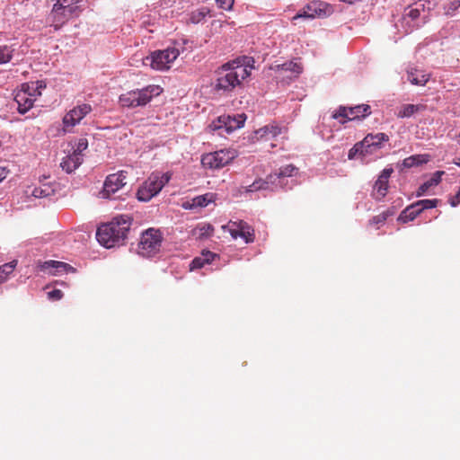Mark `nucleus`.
Returning <instances> with one entry per match:
<instances>
[{"label":"nucleus","mask_w":460,"mask_h":460,"mask_svg":"<svg viewBox=\"0 0 460 460\" xmlns=\"http://www.w3.org/2000/svg\"><path fill=\"white\" fill-rule=\"evenodd\" d=\"M246 119L244 113L237 114L231 117L230 115L219 116L217 120L213 121L209 128L212 130L225 129L226 133H231L234 130L240 128L243 126Z\"/></svg>","instance_id":"1a4fd4ad"},{"label":"nucleus","mask_w":460,"mask_h":460,"mask_svg":"<svg viewBox=\"0 0 460 460\" xmlns=\"http://www.w3.org/2000/svg\"><path fill=\"white\" fill-rule=\"evenodd\" d=\"M16 263V261H13L9 263H5L0 266V283L4 282L7 276L13 271Z\"/></svg>","instance_id":"7c9ffc66"},{"label":"nucleus","mask_w":460,"mask_h":460,"mask_svg":"<svg viewBox=\"0 0 460 460\" xmlns=\"http://www.w3.org/2000/svg\"><path fill=\"white\" fill-rule=\"evenodd\" d=\"M163 92L159 85L150 84L142 89L127 92L119 96V103L122 107L137 108L145 106L151 102L154 96H158Z\"/></svg>","instance_id":"7ed1b4c3"},{"label":"nucleus","mask_w":460,"mask_h":460,"mask_svg":"<svg viewBox=\"0 0 460 460\" xmlns=\"http://www.w3.org/2000/svg\"><path fill=\"white\" fill-rule=\"evenodd\" d=\"M48 297L54 301L60 300L63 297V292L59 289H54L48 292Z\"/></svg>","instance_id":"a19ab883"},{"label":"nucleus","mask_w":460,"mask_h":460,"mask_svg":"<svg viewBox=\"0 0 460 460\" xmlns=\"http://www.w3.org/2000/svg\"><path fill=\"white\" fill-rule=\"evenodd\" d=\"M50 268L56 269L57 270H65V271H66L67 269H72V267L69 264L62 262V261H46L43 265V269L49 270Z\"/></svg>","instance_id":"473e14b6"},{"label":"nucleus","mask_w":460,"mask_h":460,"mask_svg":"<svg viewBox=\"0 0 460 460\" xmlns=\"http://www.w3.org/2000/svg\"><path fill=\"white\" fill-rule=\"evenodd\" d=\"M394 214V211L392 208H388L387 210L380 213L379 215H376L373 217L369 220V224L376 226V229L380 227V226H383L387 218Z\"/></svg>","instance_id":"c85d7f7f"},{"label":"nucleus","mask_w":460,"mask_h":460,"mask_svg":"<svg viewBox=\"0 0 460 460\" xmlns=\"http://www.w3.org/2000/svg\"><path fill=\"white\" fill-rule=\"evenodd\" d=\"M420 208V211L423 212L425 209L436 208L438 204V199H421L415 202Z\"/></svg>","instance_id":"e433bc0d"},{"label":"nucleus","mask_w":460,"mask_h":460,"mask_svg":"<svg viewBox=\"0 0 460 460\" xmlns=\"http://www.w3.org/2000/svg\"><path fill=\"white\" fill-rule=\"evenodd\" d=\"M214 16V11L208 7H201L191 13L190 21L193 23H199L205 19L206 16Z\"/></svg>","instance_id":"cd10ccee"},{"label":"nucleus","mask_w":460,"mask_h":460,"mask_svg":"<svg viewBox=\"0 0 460 460\" xmlns=\"http://www.w3.org/2000/svg\"><path fill=\"white\" fill-rule=\"evenodd\" d=\"M393 172L394 170L392 168L384 169L376 181L372 192V197L376 200L380 201L386 196L389 187V178Z\"/></svg>","instance_id":"2eb2a0df"},{"label":"nucleus","mask_w":460,"mask_h":460,"mask_svg":"<svg viewBox=\"0 0 460 460\" xmlns=\"http://www.w3.org/2000/svg\"><path fill=\"white\" fill-rule=\"evenodd\" d=\"M237 156L234 149H221L201 156V164L206 169L218 170L229 164Z\"/></svg>","instance_id":"0eeeda50"},{"label":"nucleus","mask_w":460,"mask_h":460,"mask_svg":"<svg viewBox=\"0 0 460 460\" xmlns=\"http://www.w3.org/2000/svg\"><path fill=\"white\" fill-rule=\"evenodd\" d=\"M76 2L64 5L61 2H57L49 14L51 25L56 30L59 29L70 18L78 15V6L75 5Z\"/></svg>","instance_id":"6e6552de"},{"label":"nucleus","mask_w":460,"mask_h":460,"mask_svg":"<svg viewBox=\"0 0 460 460\" xmlns=\"http://www.w3.org/2000/svg\"><path fill=\"white\" fill-rule=\"evenodd\" d=\"M172 178L171 172H155L143 182L137 192L140 201H149L157 195Z\"/></svg>","instance_id":"20e7f679"},{"label":"nucleus","mask_w":460,"mask_h":460,"mask_svg":"<svg viewBox=\"0 0 460 460\" xmlns=\"http://www.w3.org/2000/svg\"><path fill=\"white\" fill-rule=\"evenodd\" d=\"M297 171V168L293 164H287L279 168V172L275 173H271L268 175V180L270 181V183H274L277 179L284 178V177H291Z\"/></svg>","instance_id":"412c9836"},{"label":"nucleus","mask_w":460,"mask_h":460,"mask_svg":"<svg viewBox=\"0 0 460 460\" xmlns=\"http://www.w3.org/2000/svg\"><path fill=\"white\" fill-rule=\"evenodd\" d=\"M358 155H360L363 157L367 155V154L365 153V148L361 142L354 145V146L349 151L348 157L349 160H352L355 159Z\"/></svg>","instance_id":"f704fd0d"},{"label":"nucleus","mask_w":460,"mask_h":460,"mask_svg":"<svg viewBox=\"0 0 460 460\" xmlns=\"http://www.w3.org/2000/svg\"><path fill=\"white\" fill-rule=\"evenodd\" d=\"M179 55L180 50L175 47L155 50L143 58V65L155 70H168Z\"/></svg>","instance_id":"423d86ee"},{"label":"nucleus","mask_w":460,"mask_h":460,"mask_svg":"<svg viewBox=\"0 0 460 460\" xmlns=\"http://www.w3.org/2000/svg\"><path fill=\"white\" fill-rule=\"evenodd\" d=\"M32 195L36 198H43L48 195L45 190H42L41 188H35L32 191Z\"/></svg>","instance_id":"a18cd8bd"},{"label":"nucleus","mask_w":460,"mask_h":460,"mask_svg":"<svg viewBox=\"0 0 460 460\" xmlns=\"http://www.w3.org/2000/svg\"><path fill=\"white\" fill-rule=\"evenodd\" d=\"M420 12H424V4L421 2H413L405 9L403 15L415 20L420 17Z\"/></svg>","instance_id":"bb28decb"},{"label":"nucleus","mask_w":460,"mask_h":460,"mask_svg":"<svg viewBox=\"0 0 460 460\" xmlns=\"http://www.w3.org/2000/svg\"><path fill=\"white\" fill-rule=\"evenodd\" d=\"M131 226V217L126 215L114 217L111 222L98 227L97 241L106 248L124 243Z\"/></svg>","instance_id":"f03ea898"},{"label":"nucleus","mask_w":460,"mask_h":460,"mask_svg":"<svg viewBox=\"0 0 460 460\" xmlns=\"http://www.w3.org/2000/svg\"><path fill=\"white\" fill-rule=\"evenodd\" d=\"M212 201L211 194L197 196L192 199L190 208H204Z\"/></svg>","instance_id":"c756f323"},{"label":"nucleus","mask_w":460,"mask_h":460,"mask_svg":"<svg viewBox=\"0 0 460 460\" xmlns=\"http://www.w3.org/2000/svg\"><path fill=\"white\" fill-rule=\"evenodd\" d=\"M92 111V106L87 103L79 104L70 110L63 118L64 132H70Z\"/></svg>","instance_id":"9d476101"},{"label":"nucleus","mask_w":460,"mask_h":460,"mask_svg":"<svg viewBox=\"0 0 460 460\" xmlns=\"http://www.w3.org/2000/svg\"><path fill=\"white\" fill-rule=\"evenodd\" d=\"M127 175L128 172L126 171H119L108 175L103 184V190L102 191V197L110 198L111 194L120 190L126 184L125 180Z\"/></svg>","instance_id":"f8f14e48"},{"label":"nucleus","mask_w":460,"mask_h":460,"mask_svg":"<svg viewBox=\"0 0 460 460\" xmlns=\"http://www.w3.org/2000/svg\"><path fill=\"white\" fill-rule=\"evenodd\" d=\"M227 227L229 234L234 239L241 237L246 243H250L254 241V230L246 222L242 220L238 222L230 221Z\"/></svg>","instance_id":"ddd939ff"},{"label":"nucleus","mask_w":460,"mask_h":460,"mask_svg":"<svg viewBox=\"0 0 460 460\" xmlns=\"http://www.w3.org/2000/svg\"><path fill=\"white\" fill-rule=\"evenodd\" d=\"M422 212L420 208L414 202L406 207L399 215L397 221L402 224L413 221Z\"/></svg>","instance_id":"a211bd4d"},{"label":"nucleus","mask_w":460,"mask_h":460,"mask_svg":"<svg viewBox=\"0 0 460 460\" xmlns=\"http://www.w3.org/2000/svg\"><path fill=\"white\" fill-rule=\"evenodd\" d=\"M218 4L217 7L220 9H224L226 11H230L233 8L234 2H217Z\"/></svg>","instance_id":"c03bdc74"},{"label":"nucleus","mask_w":460,"mask_h":460,"mask_svg":"<svg viewBox=\"0 0 460 460\" xmlns=\"http://www.w3.org/2000/svg\"><path fill=\"white\" fill-rule=\"evenodd\" d=\"M340 117L346 118L349 119V110L346 107H340L338 111L333 115V118L338 119Z\"/></svg>","instance_id":"37998d69"},{"label":"nucleus","mask_w":460,"mask_h":460,"mask_svg":"<svg viewBox=\"0 0 460 460\" xmlns=\"http://www.w3.org/2000/svg\"><path fill=\"white\" fill-rule=\"evenodd\" d=\"M286 132L287 128L280 127L276 123H271L257 129L255 135L258 139L265 138L268 140Z\"/></svg>","instance_id":"f3484780"},{"label":"nucleus","mask_w":460,"mask_h":460,"mask_svg":"<svg viewBox=\"0 0 460 460\" xmlns=\"http://www.w3.org/2000/svg\"><path fill=\"white\" fill-rule=\"evenodd\" d=\"M25 87L37 94V97L41 95V90L46 88V84L42 81H35L25 83Z\"/></svg>","instance_id":"c9c22d12"},{"label":"nucleus","mask_w":460,"mask_h":460,"mask_svg":"<svg viewBox=\"0 0 460 460\" xmlns=\"http://www.w3.org/2000/svg\"><path fill=\"white\" fill-rule=\"evenodd\" d=\"M13 57V50L8 46H0V64L8 63Z\"/></svg>","instance_id":"4c0bfd02"},{"label":"nucleus","mask_w":460,"mask_h":460,"mask_svg":"<svg viewBox=\"0 0 460 460\" xmlns=\"http://www.w3.org/2000/svg\"><path fill=\"white\" fill-rule=\"evenodd\" d=\"M250 75L251 68H248L241 60L227 62L216 71L214 90L228 94L235 87L241 85L242 82Z\"/></svg>","instance_id":"f257e3e1"},{"label":"nucleus","mask_w":460,"mask_h":460,"mask_svg":"<svg viewBox=\"0 0 460 460\" xmlns=\"http://www.w3.org/2000/svg\"><path fill=\"white\" fill-rule=\"evenodd\" d=\"M407 80L411 84L423 86L429 80V75L416 68H411L407 72Z\"/></svg>","instance_id":"6ab92c4d"},{"label":"nucleus","mask_w":460,"mask_h":460,"mask_svg":"<svg viewBox=\"0 0 460 460\" xmlns=\"http://www.w3.org/2000/svg\"><path fill=\"white\" fill-rule=\"evenodd\" d=\"M215 256H216V254L211 252H209V251H207L206 252H202V255H201V257L203 259H208V260H205V262L207 264L210 263V261H213Z\"/></svg>","instance_id":"49530a36"},{"label":"nucleus","mask_w":460,"mask_h":460,"mask_svg":"<svg viewBox=\"0 0 460 460\" xmlns=\"http://www.w3.org/2000/svg\"><path fill=\"white\" fill-rule=\"evenodd\" d=\"M453 164H456V166L460 167V157H456L453 160Z\"/></svg>","instance_id":"8fccbe9b"},{"label":"nucleus","mask_w":460,"mask_h":460,"mask_svg":"<svg viewBox=\"0 0 460 460\" xmlns=\"http://www.w3.org/2000/svg\"><path fill=\"white\" fill-rule=\"evenodd\" d=\"M205 260L206 259H203L201 256L196 257L195 259H193L190 263V270H196V269H201L205 264H207L205 262Z\"/></svg>","instance_id":"ea45409f"},{"label":"nucleus","mask_w":460,"mask_h":460,"mask_svg":"<svg viewBox=\"0 0 460 460\" xmlns=\"http://www.w3.org/2000/svg\"><path fill=\"white\" fill-rule=\"evenodd\" d=\"M88 147V141L86 138H80L78 139L75 147L73 151L74 155H76V156L83 158V152L86 150Z\"/></svg>","instance_id":"58836bf2"},{"label":"nucleus","mask_w":460,"mask_h":460,"mask_svg":"<svg viewBox=\"0 0 460 460\" xmlns=\"http://www.w3.org/2000/svg\"><path fill=\"white\" fill-rule=\"evenodd\" d=\"M460 203V189L455 196L450 199V204L452 207H456Z\"/></svg>","instance_id":"de8ad7c7"},{"label":"nucleus","mask_w":460,"mask_h":460,"mask_svg":"<svg viewBox=\"0 0 460 460\" xmlns=\"http://www.w3.org/2000/svg\"><path fill=\"white\" fill-rule=\"evenodd\" d=\"M214 233V227L210 224L199 225L194 230L193 234L199 239H207L212 236Z\"/></svg>","instance_id":"a878e982"},{"label":"nucleus","mask_w":460,"mask_h":460,"mask_svg":"<svg viewBox=\"0 0 460 460\" xmlns=\"http://www.w3.org/2000/svg\"><path fill=\"white\" fill-rule=\"evenodd\" d=\"M460 6V2H450L448 7H444L445 13L447 15H452L453 11L456 10Z\"/></svg>","instance_id":"79ce46f5"},{"label":"nucleus","mask_w":460,"mask_h":460,"mask_svg":"<svg viewBox=\"0 0 460 460\" xmlns=\"http://www.w3.org/2000/svg\"><path fill=\"white\" fill-rule=\"evenodd\" d=\"M270 183V181L268 180V177L266 180H258L255 181L252 184L249 185L246 189L247 192L255 191L259 190H266L269 188V184Z\"/></svg>","instance_id":"72a5a7b5"},{"label":"nucleus","mask_w":460,"mask_h":460,"mask_svg":"<svg viewBox=\"0 0 460 460\" xmlns=\"http://www.w3.org/2000/svg\"><path fill=\"white\" fill-rule=\"evenodd\" d=\"M163 241L164 235L159 229L148 228L141 234L137 253L142 257L153 258L160 252Z\"/></svg>","instance_id":"39448f33"},{"label":"nucleus","mask_w":460,"mask_h":460,"mask_svg":"<svg viewBox=\"0 0 460 460\" xmlns=\"http://www.w3.org/2000/svg\"><path fill=\"white\" fill-rule=\"evenodd\" d=\"M278 67L279 70L291 71L296 75H298L302 72L301 65L294 61L286 62L282 65H279Z\"/></svg>","instance_id":"2f4dec72"},{"label":"nucleus","mask_w":460,"mask_h":460,"mask_svg":"<svg viewBox=\"0 0 460 460\" xmlns=\"http://www.w3.org/2000/svg\"><path fill=\"white\" fill-rule=\"evenodd\" d=\"M36 99L37 94H34L32 91L25 87V84H22L21 89L16 92L14 96L19 113L24 114L31 109Z\"/></svg>","instance_id":"4468645a"},{"label":"nucleus","mask_w":460,"mask_h":460,"mask_svg":"<svg viewBox=\"0 0 460 460\" xmlns=\"http://www.w3.org/2000/svg\"><path fill=\"white\" fill-rule=\"evenodd\" d=\"M429 155L426 154L411 155L402 161V166L404 168L418 166L423 164H427L429 161Z\"/></svg>","instance_id":"393cba45"},{"label":"nucleus","mask_w":460,"mask_h":460,"mask_svg":"<svg viewBox=\"0 0 460 460\" xmlns=\"http://www.w3.org/2000/svg\"><path fill=\"white\" fill-rule=\"evenodd\" d=\"M426 109V106L423 104H404L400 107L397 117L398 118H410L414 113L422 111Z\"/></svg>","instance_id":"4be33fe9"},{"label":"nucleus","mask_w":460,"mask_h":460,"mask_svg":"<svg viewBox=\"0 0 460 460\" xmlns=\"http://www.w3.org/2000/svg\"><path fill=\"white\" fill-rule=\"evenodd\" d=\"M7 172L5 169H0V181H2L6 177Z\"/></svg>","instance_id":"09e8293b"},{"label":"nucleus","mask_w":460,"mask_h":460,"mask_svg":"<svg viewBox=\"0 0 460 460\" xmlns=\"http://www.w3.org/2000/svg\"><path fill=\"white\" fill-rule=\"evenodd\" d=\"M388 136L385 133H377L376 135L369 134L362 141L365 153L373 154L381 147L383 142L388 141Z\"/></svg>","instance_id":"dca6fc26"},{"label":"nucleus","mask_w":460,"mask_h":460,"mask_svg":"<svg viewBox=\"0 0 460 460\" xmlns=\"http://www.w3.org/2000/svg\"><path fill=\"white\" fill-rule=\"evenodd\" d=\"M83 163V158L76 156L73 153L64 157L62 162L60 163L61 168L66 172L67 173L73 172L81 164Z\"/></svg>","instance_id":"aec40b11"},{"label":"nucleus","mask_w":460,"mask_h":460,"mask_svg":"<svg viewBox=\"0 0 460 460\" xmlns=\"http://www.w3.org/2000/svg\"><path fill=\"white\" fill-rule=\"evenodd\" d=\"M333 13V8L327 2H309L303 9L302 13L296 14L294 19L305 18H324Z\"/></svg>","instance_id":"9b49d317"},{"label":"nucleus","mask_w":460,"mask_h":460,"mask_svg":"<svg viewBox=\"0 0 460 460\" xmlns=\"http://www.w3.org/2000/svg\"><path fill=\"white\" fill-rule=\"evenodd\" d=\"M349 120L361 119L370 114V106L367 104H360L355 107L348 108Z\"/></svg>","instance_id":"5701e85b"},{"label":"nucleus","mask_w":460,"mask_h":460,"mask_svg":"<svg viewBox=\"0 0 460 460\" xmlns=\"http://www.w3.org/2000/svg\"><path fill=\"white\" fill-rule=\"evenodd\" d=\"M443 174H444L443 171H437L429 181H427L426 182H424L423 184H421L419 187L417 193H416L417 197H420V196L424 195V193L430 187L438 185L441 181V177Z\"/></svg>","instance_id":"b1692460"}]
</instances>
